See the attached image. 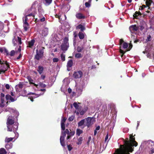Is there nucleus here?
Masks as SVG:
<instances>
[{"mask_svg":"<svg viewBox=\"0 0 154 154\" xmlns=\"http://www.w3.org/2000/svg\"><path fill=\"white\" fill-rule=\"evenodd\" d=\"M13 118L12 116H8V118L7 124L9 125H13L14 123V120L13 119Z\"/></svg>","mask_w":154,"mask_h":154,"instance_id":"0eeeda50","label":"nucleus"},{"mask_svg":"<svg viewBox=\"0 0 154 154\" xmlns=\"http://www.w3.org/2000/svg\"><path fill=\"white\" fill-rule=\"evenodd\" d=\"M144 15H146L148 16V17L149 18H151V19H152L153 18L154 16L153 15H152L151 13V12L148 11V9H147V11H145V13H144Z\"/></svg>","mask_w":154,"mask_h":154,"instance_id":"f8f14e48","label":"nucleus"},{"mask_svg":"<svg viewBox=\"0 0 154 154\" xmlns=\"http://www.w3.org/2000/svg\"><path fill=\"white\" fill-rule=\"evenodd\" d=\"M78 35L80 39H83L85 37L84 34L82 32H79Z\"/></svg>","mask_w":154,"mask_h":154,"instance_id":"cd10ccee","label":"nucleus"},{"mask_svg":"<svg viewBox=\"0 0 154 154\" xmlns=\"http://www.w3.org/2000/svg\"><path fill=\"white\" fill-rule=\"evenodd\" d=\"M69 46V45L62 44L61 46V48L63 51H66L67 50Z\"/></svg>","mask_w":154,"mask_h":154,"instance_id":"a211bd4d","label":"nucleus"},{"mask_svg":"<svg viewBox=\"0 0 154 154\" xmlns=\"http://www.w3.org/2000/svg\"><path fill=\"white\" fill-rule=\"evenodd\" d=\"M73 61L72 60H69L67 63L66 66L67 68L71 67L73 65Z\"/></svg>","mask_w":154,"mask_h":154,"instance_id":"aec40b11","label":"nucleus"},{"mask_svg":"<svg viewBox=\"0 0 154 154\" xmlns=\"http://www.w3.org/2000/svg\"><path fill=\"white\" fill-rule=\"evenodd\" d=\"M74 119V116H72L70 117L68 119L69 121H72Z\"/></svg>","mask_w":154,"mask_h":154,"instance_id":"8fccbe9b","label":"nucleus"},{"mask_svg":"<svg viewBox=\"0 0 154 154\" xmlns=\"http://www.w3.org/2000/svg\"><path fill=\"white\" fill-rule=\"evenodd\" d=\"M7 127L8 128L7 131H14L15 130H17V129L18 125H12L8 124Z\"/></svg>","mask_w":154,"mask_h":154,"instance_id":"423d86ee","label":"nucleus"},{"mask_svg":"<svg viewBox=\"0 0 154 154\" xmlns=\"http://www.w3.org/2000/svg\"><path fill=\"white\" fill-rule=\"evenodd\" d=\"M132 134L130 135L129 139L128 138L123 140L124 144L120 145L119 148L117 149L114 154H130L134 150V146H136L138 143L135 141V139Z\"/></svg>","mask_w":154,"mask_h":154,"instance_id":"f257e3e1","label":"nucleus"},{"mask_svg":"<svg viewBox=\"0 0 154 154\" xmlns=\"http://www.w3.org/2000/svg\"><path fill=\"white\" fill-rule=\"evenodd\" d=\"M83 132V131L80 129L78 128L76 130V134L78 136H79Z\"/></svg>","mask_w":154,"mask_h":154,"instance_id":"393cba45","label":"nucleus"},{"mask_svg":"<svg viewBox=\"0 0 154 154\" xmlns=\"http://www.w3.org/2000/svg\"><path fill=\"white\" fill-rule=\"evenodd\" d=\"M142 14L141 12L139 11H136L135 13L133 14V17L134 18L136 19H138V15H141Z\"/></svg>","mask_w":154,"mask_h":154,"instance_id":"4be33fe9","label":"nucleus"},{"mask_svg":"<svg viewBox=\"0 0 154 154\" xmlns=\"http://www.w3.org/2000/svg\"><path fill=\"white\" fill-rule=\"evenodd\" d=\"M85 119H83L81 120L78 122V126L81 129H83L86 126V124L85 125Z\"/></svg>","mask_w":154,"mask_h":154,"instance_id":"6e6552de","label":"nucleus"},{"mask_svg":"<svg viewBox=\"0 0 154 154\" xmlns=\"http://www.w3.org/2000/svg\"><path fill=\"white\" fill-rule=\"evenodd\" d=\"M73 105L74 107H75V109H77L79 107V105L76 102L74 103L73 104Z\"/></svg>","mask_w":154,"mask_h":154,"instance_id":"49530a36","label":"nucleus"},{"mask_svg":"<svg viewBox=\"0 0 154 154\" xmlns=\"http://www.w3.org/2000/svg\"><path fill=\"white\" fill-rule=\"evenodd\" d=\"M11 96L9 95H6L5 98L7 100H10Z\"/></svg>","mask_w":154,"mask_h":154,"instance_id":"6e6d98bb","label":"nucleus"},{"mask_svg":"<svg viewBox=\"0 0 154 154\" xmlns=\"http://www.w3.org/2000/svg\"><path fill=\"white\" fill-rule=\"evenodd\" d=\"M17 38H18V42H19V44L20 45L22 43V42H21V38L19 36H18Z\"/></svg>","mask_w":154,"mask_h":154,"instance_id":"09e8293b","label":"nucleus"},{"mask_svg":"<svg viewBox=\"0 0 154 154\" xmlns=\"http://www.w3.org/2000/svg\"><path fill=\"white\" fill-rule=\"evenodd\" d=\"M28 20V18L26 16L25 17H24V18H23V23L24 24H25L28 25H29V23L27 22V21Z\"/></svg>","mask_w":154,"mask_h":154,"instance_id":"2f4dec72","label":"nucleus"},{"mask_svg":"<svg viewBox=\"0 0 154 154\" xmlns=\"http://www.w3.org/2000/svg\"><path fill=\"white\" fill-rule=\"evenodd\" d=\"M66 119L65 117H64L63 118V119L61 121V123H63L65 124V123L66 121Z\"/></svg>","mask_w":154,"mask_h":154,"instance_id":"864d4df0","label":"nucleus"},{"mask_svg":"<svg viewBox=\"0 0 154 154\" xmlns=\"http://www.w3.org/2000/svg\"><path fill=\"white\" fill-rule=\"evenodd\" d=\"M82 75L83 72L80 70L74 71L73 74V77L76 79H79L82 77Z\"/></svg>","mask_w":154,"mask_h":154,"instance_id":"39448f33","label":"nucleus"},{"mask_svg":"<svg viewBox=\"0 0 154 154\" xmlns=\"http://www.w3.org/2000/svg\"><path fill=\"white\" fill-rule=\"evenodd\" d=\"M29 26V24L28 25H27L23 23V26L24 27V29L25 31H26L27 30Z\"/></svg>","mask_w":154,"mask_h":154,"instance_id":"79ce46f5","label":"nucleus"},{"mask_svg":"<svg viewBox=\"0 0 154 154\" xmlns=\"http://www.w3.org/2000/svg\"><path fill=\"white\" fill-rule=\"evenodd\" d=\"M1 98H5V95L3 93H1Z\"/></svg>","mask_w":154,"mask_h":154,"instance_id":"69168bd1","label":"nucleus"},{"mask_svg":"<svg viewBox=\"0 0 154 154\" xmlns=\"http://www.w3.org/2000/svg\"><path fill=\"white\" fill-rule=\"evenodd\" d=\"M75 16L77 19H83L85 18V16L81 13L76 14Z\"/></svg>","mask_w":154,"mask_h":154,"instance_id":"ddd939ff","label":"nucleus"},{"mask_svg":"<svg viewBox=\"0 0 154 154\" xmlns=\"http://www.w3.org/2000/svg\"><path fill=\"white\" fill-rule=\"evenodd\" d=\"M38 11L40 16L42 15V14L44 12L41 6H40L38 8Z\"/></svg>","mask_w":154,"mask_h":154,"instance_id":"b1692460","label":"nucleus"},{"mask_svg":"<svg viewBox=\"0 0 154 154\" xmlns=\"http://www.w3.org/2000/svg\"><path fill=\"white\" fill-rule=\"evenodd\" d=\"M83 140V138L82 137H80L78 139V141L77 142V144L78 145L81 144H82Z\"/></svg>","mask_w":154,"mask_h":154,"instance_id":"473e14b6","label":"nucleus"},{"mask_svg":"<svg viewBox=\"0 0 154 154\" xmlns=\"http://www.w3.org/2000/svg\"><path fill=\"white\" fill-rule=\"evenodd\" d=\"M59 59L58 58H54L53 59V61L54 62L56 63L58 61Z\"/></svg>","mask_w":154,"mask_h":154,"instance_id":"603ef678","label":"nucleus"},{"mask_svg":"<svg viewBox=\"0 0 154 154\" xmlns=\"http://www.w3.org/2000/svg\"><path fill=\"white\" fill-rule=\"evenodd\" d=\"M123 44L122 47L123 48H127L128 47V43L125 42H124V41L122 39H121L119 40V45L120 46L122 45V44Z\"/></svg>","mask_w":154,"mask_h":154,"instance_id":"1a4fd4ad","label":"nucleus"},{"mask_svg":"<svg viewBox=\"0 0 154 154\" xmlns=\"http://www.w3.org/2000/svg\"><path fill=\"white\" fill-rule=\"evenodd\" d=\"M84 49V47L83 46H78L76 49L77 51L79 52H82Z\"/></svg>","mask_w":154,"mask_h":154,"instance_id":"412c9836","label":"nucleus"},{"mask_svg":"<svg viewBox=\"0 0 154 154\" xmlns=\"http://www.w3.org/2000/svg\"><path fill=\"white\" fill-rule=\"evenodd\" d=\"M45 49V47H42L39 50V51H38V53L43 56L44 53V50Z\"/></svg>","mask_w":154,"mask_h":154,"instance_id":"bb28decb","label":"nucleus"},{"mask_svg":"<svg viewBox=\"0 0 154 154\" xmlns=\"http://www.w3.org/2000/svg\"><path fill=\"white\" fill-rule=\"evenodd\" d=\"M151 36L149 35L147 37L146 39V41L147 42L151 40Z\"/></svg>","mask_w":154,"mask_h":154,"instance_id":"4d7b16f0","label":"nucleus"},{"mask_svg":"<svg viewBox=\"0 0 154 154\" xmlns=\"http://www.w3.org/2000/svg\"><path fill=\"white\" fill-rule=\"evenodd\" d=\"M3 53L4 54L6 53L7 56L9 55V53L8 52V51L5 48H3Z\"/></svg>","mask_w":154,"mask_h":154,"instance_id":"e433bc0d","label":"nucleus"},{"mask_svg":"<svg viewBox=\"0 0 154 154\" xmlns=\"http://www.w3.org/2000/svg\"><path fill=\"white\" fill-rule=\"evenodd\" d=\"M61 129L63 131H65V124L63 123H61Z\"/></svg>","mask_w":154,"mask_h":154,"instance_id":"37998d69","label":"nucleus"},{"mask_svg":"<svg viewBox=\"0 0 154 154\" xmlns=\"http://www.w3.org/2000/svg\"><path fill=\"white\" fill-rule=\"evenodd\" d=\"M67 147L68 150L69 151H70L72 149V145L70 144L67 145Z\"/></svg>","mask_w":154,"mask_h":154,"instance_id":"3c124183","label":"nucleus"},{"mask_svg":"<svg viewBox=\"0 0 154 154\" xmlns=\"http://www.w3.org/2000/svg\"><path fill=\"white\" fill-rule=\"evenodd\" d=\"M44 70L43 67L41 66H39L38 67V69L37 71L40 74H41L43 72Z\"/></svg>","mask_w":154,"mask_h":154,"instance_id":"6ab92c4d","label":"nucleus"},{"mask_svg":"<svg viewBox=\"0 0 154 154\" xmlns=\"http://www.w3.org/2000/svg\"><path fill=\"white\" fill-rule=\"evenodd\" d=\"M15 53V51L13 50L11 51L10 53H9V55L11 56H14Z\"/></svg>","mask_w":154,"mask_h":154,"instance_id":"58836bf2","label":"nucleus"},{"mask_svg":"<svg viewBox=\"0 0 154 154\" xmlns=\"http://www.w3.org/2000/svg\"><path fill=\"white\" fill-rule=\"evenodd\" d=\"M91 1L92 0H89L88 2L85 3V5L86 7L89 8L91 6Z\"/></svg>","mask_w":154,"mask_h":154,"instance_id":"7c9ffc66","label":"nucleus"},{"mask_svg":"<svg viewBox=\"0 0 154 154\" xmlns=\"http://www.w3.org/2000/svg\"><path fill=\"white\" fill-rule=\"evenodd\" d=\"M61 58V60L63 61H64L65 60V55L63 54H62L60 55Z\"/></svg>","mask_w":154,"mask_h":154,"instance_id":"ea45409f","label":"nucleus"},{"mask_svg":"<svg viewBox=\"0 0 154 154\" xmlns=\"http://www.w3.org/2000/svg\"><path fill=\"white\" fill-rule=\"evenodd\" d=\"M82 57L83 55L81 53H76L75 54V57L76 58H80Z\"/></svg>","mask_w":154,"mask_h":154,"instance_id":"f704fd0d","label":"nucleus"},{"mask_svg":"<svg viewBox=\"0 0 154 154\" xmlns=\"http://www.w3.org/2000/svg\"><path fill=\"white\" fill-rule=\"evenodd\" d=\"M36 54L35 56V58L38 60H39L40 58L42 57L43 56L38 53V51L37 49L36 50Z\"/></svg>","mask_w":154,"mask_h":154,"instance_id":"2eb2a0df","label":"nucleus"},{"mask_svg":"<svg viewBox=\"0 0 154 154\" xmlns=\"http://www.w3.org/2000/svg\"><path fill=\"white\" fill-rule=\"evenodd\" d=\"M129 30L131 33L137 31L138 29V27L135 25L130 26L129 28Z\"/></svg>","mask_w":154,"mask_h":154,"instance_id":"9d476101","label":"nucleus"},{"mask_svg":"<svg viewBox=\"0 0 154 154\" xmlns=\"http://www.w3.org/2000/svg\"><path fill=\"white\" fill-rule=\"evenodd\" d=\"M76 29H80L81 32L83 31L85 29V27L82 24H80L77 26L76 27Z\"/></svg>","mask_w":154,"mask_h":154,"instance_id":"dca6fc26","label":"nucleus"},{"mask_svg":"<svg viewBox=\"0 0 154 154\" xmlns=\"http://www.w3.org/2000/svg\"><path fill=\"white\" fill-rule=\"evenodd\" d=\"M5 87L7 89H9L10 88V85L8 84H6L5 85Z\"/></svg>","mask_w":154,"mask_h":154,"instance_id":"13d9d810","label":"nucleus"},{"mask_svg":"<svg viewBox=\"0 0 154 154\" xmlns=\"http://www.w3.org/2000/svg\"><path fill=\"white\" fill-rule=\"evenodd\" d=\"M23 82H20L19 84L17 85H16L15 87V88L16 90V91H20L18 89V87L20 88V89H22L23 88Z\"/></svg>","mask_w":154,"mask_h":154,"instance_id":"4468645a","label":"nucleus"},{"mask_svg":"<svg viewBox=\"0 0 154 154\" xmlns=\"http://www.w3.org/2000/svg\"><path fill=\"white\" fill-rule=\"evenodd\" d=\"M7 152L5 149L3 148L0 149V154H7Z\"/></svg>","mask_w":154,"mask_h":154,"instance_id":"c85d7f7f","label":"nucleus"},{"mask_svg":"<svg viewBox=\"0 0 154 154\" xmlns=\"http://www.w3.org/2000/svg\"><path fill=\"white\" fill-rule=\"evenodd\" d=\"M86 120V126L88 128H89L94 123L95 121L94 118L92 117H88L85 119Z\"/></svg>","mask_w":154,"mask_h":154,"instance_id":"7ed1b4c3","label":"nucleus"},{"mask_svg":"<svg viewBox=\"0 0 154 154\" xmlns=\"http://www.w3.org/2000/svg\"><path fill=\"white\" fill-rule=\"evenodd\" d=\"M75 133V131H71L70 132L69 131V133L68 135H70L71 136H72L74 135Z\"/></svg>","mask_w":154,"mask_h":154,"instance_id":"de8ad7c7","label":"nucleus"},{"mask_svg":"<svg viewBox=\"0 0 154 154\" xmlns=\"http://www.w3.org/2000/svg\"><path fill=\"white\" fill-rule=\"evenodd\" d=\"M132 46L133 45L131 44H129L128 48L125 51H129L132 48Z\"/></svg>","mask_w":154,"mask_h":154,"instance_id":"a19ab883","label":"nucleus"},{"mask_svg":"<svg viewBox=\"0 0 154 154\" xmlns=\"http://www.w3.org/2000/svg\"><path fill=\"white\" fill-rule=\"evenodd\" d=\"M27 79L28 81L30 84H33V80L32 79L30 76H29L27 77Z\"/></svg>","mask_w":154,"mask_h":154,"instance_id":"c9c22d12","label":"nucleus"},{"mask_svg":"<svg viewBox=\"0 0 154 154\" xmlns=\"http://www.w3.org/2000/svg\"><path fill=\"white\" fill-rule=\"evenodd\" d=\"M69 130L68 129H66L65 131H62L60 137V141L61 145L63 147L65 146L64 140V138L66 136V134H68Z\"/></svg>","mask_w":154,"mask_h":154,"instance_id":"f03ea898","label":"nucleus"},{"mask_svg":"<svg viewBox=\"0 0 154 154\" xmlns=\"http://www.w3.org/2000/svg\"><path fill=\"white\" fill-rule=\"evenodd\" d=\"M69 38L68 37H66L63 39V44L69 45Z\"/></svg>","mask_w":154,"mask_h":154,"instance_id":"a878e982","label":"nucleus"},{"mask_svg":"<svg viewBox=\"0 0 154 154\" xmlns=\"http://www.w3.org/2000/svg\"><path fill=\"white\" fill-rule=\"evenodd\" d=\"M152 3H153V2L152 0H147L146 1V3L148 7V9L151 10V9H150V7L151 6V4Z\"/></svg>","mask_w":154,"mask_h":154,"instance_id":"f3484780","label":"nucleus"},{"mask_svg":"<svg viewBox=\"0 0 154 154\" xmlns=\"http://www.w3.org/2000/svg\"><path fill=\"white\" fill-rule=\"evenodd\" d=\"M22 56V55L21 54H20L19 56L16 59L18 60L20 59Z\"/></svg>","mask_w":154,"mask_h":154,"instance_id":"bf43d9fd","label":"nucleus"},{"mask_svg":"<svg viewBox=\"0 0 154 154\" xmlns=\"http://www.w3.org/2000/svg\"><path fill=\"white\" fill-rule=\"evenodd\" d=\"M41 78L42 79L44 80L45 78V76L44 75H42L41 76Z\"/></svg>","mask_w":154,"mask_h":154,"instance_id":"052dcab7","label":"nucleus"},{"mask_svg":"<svg viewBox=\"0 0 154 154\" xmlns=\"http://www.w3.org/2000/svg\"><path fill=\"white\" fill-rule=\"evenodd\" d=\"M52 0H45V4L48 5H50L52 2Z\"/></svg>","mask_w":154,"mask_h":154,"instance_id":"4c0bfd02","label":"nucleus"},{"mask_svg":"<svg viewBox=\"0 0 154 154\" xmlns=\"http://www.w3.org/2000/svg\"><path fill=\"white\" fill-rule=\"evenodd\" d=\"M35 42V40L34 39H32L30 41L28 42V47L29 48H31L34 45Z\"/></svg>","mask_w":154,"mask_h":154,"instance_id":"5701e85b","label":"nucleus"},{"mask_svg":"<svg viewBox=\"0 0 154 154\" xmlns=\"http://www.w3.org/2000/svg\"><path fill=\"white\" fill-rule=\"evenodd\" d=\"M108 134L106 135V137H105V142H106L107 141V140L108 139Z\"/></svg>","mask_w":154,"mask_h":154,"instance_id":"338daca9","label":"nucleus"},{"mask_svg":"<svg viewBox=\"0 0 154 154\" xmlns=\"http://www.w3.org/2000/svg\"><path fill=\"white\" fill-rule=\"evenodd\" d=\"M120 48L119 49V52L121 54H124L125 53V52L124 51L121 49V47H120Z\"/></svg>","mask_w":154,"mask_h":154,"instance_id":"5fc2aeb1","label":"nucleus"},{"mask_svg":"<svg viewBox=\"0 0 154 154\" xmlns=\"http://www.w3.org/2000/svg\"><path fill=\"white\" fill-rule=\"evenodd\" d=\"M4 100H5V98H1V103L3 104L4 102Z\"/></svg>","mask_w":154,"mask_h":154,"instance_id":"0e129e2a","label":"nucleus"},{"mask_svg":"<svg viewBox=\"0 0 154 154\" xmlns=\"http://www.w3.org/2000/svg\"><path fill=\"white\" fill-rule=\"evenodd\" d=\"M35 15V13L32 12V13H31V14H29L28 15H27L26 16L27 17H29V16H32L33 17H34Z\"/></svg>","mask_w":154,"mask_h":154,"instance_id":"c03bdc74","label":"nucleus"},{"mask_svg":"<svg viewBox=\"0 0 154 154\" xmlns=\"http://www.w3.org/2000/svg\"><path fill=\"white\" fill-rule=\"evenodd\" d=\"M14 138L13 137H10V138H6L5 141V142L7 143H9L11 141H12L13 139Z\"/></svg>","mask_w":154,"mask_h":154,"instance_id":"72a5a7b5","label":"nucleus"},{"mask_svg":"<svg viewBox=\"0 0 154 154\" xmlns=\"http://www.w3.org/2000/svg\"><path fill=\"white\" fill-rule=\"evenodd\" d=\"M45 18L44 17L40 19V21L41 22H44L45 21Z\"/></svg>","mask_w":154,"mask_h":154,"instance_id":"680f3d73","label":"nucleus"},{"mask_svg":"<svg viewBox=\"0 0 154 154\" xmlns=\"http://www.w3.org/2000/svg\"><path fill=\"white\" fill-rule=\"evenodd\" d=\"M88 109V108L87 107H85L84 109H83L80 112V114L81 115H83L86 112Z\"/></svg>","mask_w":154,"mask_h":154,"instance_id":"c756f323","label":"nucleus"},{"mask_svg":"<svg viewBox=\"0 0 154 154\" xmlns=\"http://www.w3.org/2000/svg\"><path fill=\"white\" fill-rule=\"evenodd\" d=\"M48 33V29L47 28H44L42 32V36L46 37Z\"/></svg>","mask_w":154,"mask_h":154,"instance_id":"9b49d317","label":"nucleus"},{"mask_svg":"<svg viewBox=\"0 0 154 154\" xmlns=\"http://www.w3.org/2000/svg\"><path fill=\"white\" fill-rule=\"evenodd\" d=\"M10 100H11V102H14L15 101L14 99L11 96V97H10Z\"/></svg>","mask_w":154,"mask_h":154,"instance_id":"e2e57ef3","label":"nucleus"},{"mask_svg":"<svg viewBox=\"0 0 154 154\" xmlns=\"http://www.w3.org/2000/svg\"><path fill=\"white\" fill-rule=\"evenodd\" d=\"M39 86L42 88H45L46 87V85L45 84L41 82H40L39 83Z\"/></svg>","mask_w":154,"mask_h":154,"instance_id":"a18cd8bd","label":"nucleus"},{"mask_svg":"<svg viewBox=\"0 0 154 154\" xmlns=\"http://www.w3.org/2000/svg\"><path fill=\"white\" fill-rule=\"evenodd\" d=\"M0 64L2 65V66L3 65L4 66L5 64L7 66L5 68V70L2 69H0V74L5 73V72L8 70V69L10 68L9 63H8L7 61H2V60H0Z\"/></svg>","mask_w":154,"mask_h":154,"instance_id":"20e7f679","label":"nucleus"},{"mask_svg":"<svg viewBox=\"0 0 154 154\" xmlns=\"http://www.w3.org/2000/svg\"><path fill=\"white\" fill-rule=\"evenodd\" d=\"M68 92L69 93H70L72 92V89L70 88H68Z\"/></svg>","mask_w":154,"mask_h":154,"instance_id":"774afa93","label":"nucleus"}]
</instances>
